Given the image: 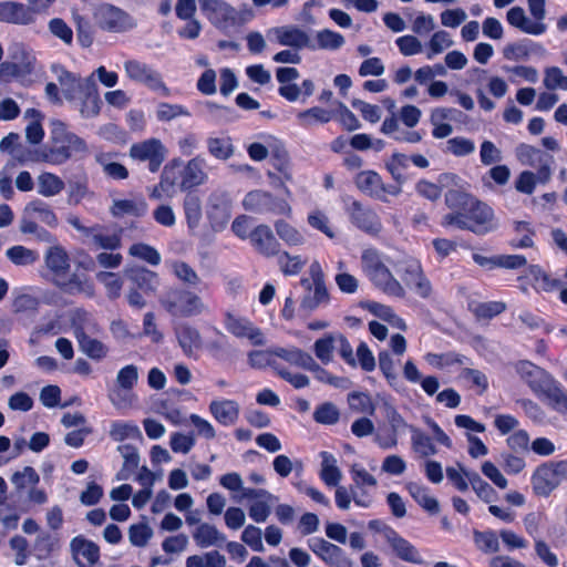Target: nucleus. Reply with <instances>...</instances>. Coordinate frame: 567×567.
<instances>
[{"label":"nucleus","mask_w":567,"mask_h":567,"mask_svg":"<svg viewBox=\"0 0 567 567\" xmlns=\"http://www.w3.org/2000/svg\"><path fill=\"white\" fill-rule=\"evenodd\" d=\"M444 199L446 206L452 209L441 220L444 228L454 227L475 234L487 230V224L493 218V209L487 204L461 189H449Z\"/></svg>","instance_id":"f257e3e1"},{"label":"nucleus","mask_w":567,"mask_h":567,"mask_svg":"<svg viewBox=\"0 0 567 567\" xmlns=\"http://www.w3.org/2000/svg\"><path fill=\"white\" fill-rule=\"evenodd\" d=\"M85 148L83 138L68 131L63 122L55 121L52 123L49 141L37 153V159L51 165H62L71 158L73 152H82Z\"/></svg>","instance_id":"f03ea898"},{"label":"nucleus","mask_w":567,"mask_h":567,"mask_svg":"<svg viewBox=\"0 0 567 567\" xmlns=\"http://www.w3.org/2000/svg\"><path fill=\"white\" fill-rule=\"evenodd\" d=\"M364 274L375 288L383 293L404 298L406 292L401 282L392 275L375 248L364 249L361 256Z\"/></svg>","instance_id":"7ed1b4c3"},{"label":"nucleus","mask_w":567,"mask_h":567,"mask_svg":"<svg viewBox=\"0 0 567 567\" xmlns=\"http://www.w3.org/2000/svg\"><path fill=\"white\" fill-rule=\"evenodd\" d=\"M243 207L260 216L290 217L292 213L291 206L285 198L262 189L248 192L243 199Z\"/></svg>","instance_id":"20e7f679"},{"label":"nucleus","mask_w":567,"mask_h":567,"mask_svg":"<svg viewBox=\"0 0 567 567\" xmlns=\"http://www.w3.org/2000/svg\"><path fill=\"white\" fill-rule=\"evenodd\" d=\"M164 309L173 317L188 318L203 311L202 299L194 292L175 288L168 290L161 299Z\"/></svg>","instance_id":"39448f33"},{"label":"nucleus","mask_w":567,"mask_h":567,"mask_svg":"<svg viewBox=\"0 0 567 567\" xmlns=\"http://www.w3.org/2000/svg\"><path fill=\"white\" fill-rule=\"evenodd\" d=\"M94 17L101 30L112 33L128 32L137 24L127 11L111 3L100 4Z\"/></svg>","instance_id":"423d86ee"},{"label":"nucleus","mask_w":567,"mask_h":567,"mask_svg":"<svg viewBox=\"0 0 567 567\" xmlns=\"http://www.w3.org/2000/svg\"><path fill=\"white\" fill-rule=\"evenodd\" d=\"M310 275L312 282L309 278H301L300 285L307 290L300 302V309L305 312H311L320 305L329 301V292L324 284V276L318 262L310 266Z\"/></svg>","instance_id":"0eeeda50"},{"label":"nucleus","mask_w":567,"mask_h":567,"mask_svg":"<svg viewBox=\"0 0 567 567\" xmlns=\"http://www.w3.org/2000/svg\"><path fill=\"white\" fill-rule=\"evenodd\" d=\"M128 155L135 162L147 163L151 173H157L167 156V148L161 140L151 137L132 144Z\"/></svg>","instance_id":"6e6552de"},{"label":"nucleus","mask_w":567,"mask_h":567,"mask_svg":"<svg viewBox=\"0 0 567 567\" xmlns=\"http://www.w3.org/2000/svg\"><path fill=\"white\" fill-rule=\"evenodd\" d=\"M183 161L179 157L172 158L164 165L159 181L148 192V198L157 202H169L177 194L179 187L178 167H182Z\"/></svg>","instance_id":"1a4fd4ad"},{"label":"nucleus","mask_w":567,"mask_h":567,"mask_svg":"<svg viewBox=\"0 0 567 567\" xmlns=\"http://www.w3.org/2000/svg\"><path fill=\"white\" fill-rule=\"evenodd\" d=\"M346 213L351 224L361 231L370 236H378L381 233V218L372 207L363 205L357 199H351L346 207Z\"/></svg>","instance_id":"9d476101"},{"label":"nucleus","mask_w":567,"mask_h":567,"mask_svg":"<svg viewBox=\"0 0 567 567\" xmlns=\"http://www.w3.org/2000/svg\"><path fill=\"white\" fill-rule=\"evenodd\" d=\"M355 186L369 197L388 202L386 195L398 196L401 193L399 185L384 184L375 171H362L354 177Z\"/></svg>","instance_id":"9b49d317"},{"label":"nucleus","mask_w":567,"mask_h":567,"mask_svg":"<svg viewBox=\"0 0 567 567\" xmlns=\"http://www.w3.org/2000/svg\"><path fill=\"white\" fill-rule=\"evenodd\" d=\"M516 371L520 379L538 398H542V395L557 381L548 371L526 360L519 361L516 364Z\"/></svg>","instance_id":"f8f14e48"},{"label":"nucleus","mask_w":567,"mask_h":567,"mask_svg":"<svg viewBox=\"0 0 567 567\" xmlns=\"http://www.w3.org/2000/svg\"><path fill=\"white\" fill-rule=\"evenodd\" d=\"M398 272L405 286L412 289L420 298H430L432 285L425 276L419 260L410 259L403 261Z\"/></svg>","instance_id":"ddd939ff"},{"label":"nucleus","mask_w":567,"mask_h":567,"mask_svg":"<svg viewBox=\"0 0 567 567\" xmlns=\"http://www.w3.org/2000/svg\"><path fill=\"white\" fill-rule=\"evenodd\" d=\"M224 327L236 338L248 339L254 346H262L265 343L264 334L259 328L246 317L236 316L230 311L224 315Z\"/></svg>","instance_id":"4468645a"},{"label":"nucleus","mask_w":567,"mask_h":567,"mask_svg":"<svg viewBox=\"0 0 567 567\" xmlns=\"http://www.w3.org/2000/svg\"><path fill=\"white\" fill-rule=\"evenodd\" d=\"M308 545L311 551L329 567H351V561L341 547L321 537L309 539Z\"/></svg>","instance_id":"2eb2a0df"},{"label":"nucleus","mask_w":567,"mask_h":567,"mask_svg":"<svg viewBox=\"0 0 567 567\" xmlns=\"http://www.w3.org/2000/svg\"><path fill=\"white\" fill-rule=\"evenodd\" d=\"M203 14L217 27H230L236 23V10L224 0H198Z\"/></svg>","instance_id":"dca6fc26"},{"label":"nucleus","mask_w":567,"mask_h":567,"mask_svg":"<svg viewBox=\"0 0 567 567\" xmlns=\"http://www.w3.org/2000/svg\"><path fill=\"white\" fill-rule=\"evenodd\" d=\"M249 240L254 249L266 258L277 257L281 251L280 243L266 224H259L250 230Z\"/></svg>","instance_id":"f3484780"},{"label":"nucleus","mask_w":567,"mask_h":567,"mask_svg":"<svg viewBox=\"0 0 567 567\" xmlns=\"http://www.w3.org/2000/svg\"><path fill=\"white\" fill-rule=\"evenodd\" d=\"M206 161L199 155L190 158L186 164L183 163L182 167H178L179 188L189 192L204 184L207 179V174L204 171Z\"/></svg>","instance_id":"a211bd4d"},{"label":"nucleus","mask_w":567,"mask_h":567,"mask_svg":"<svg viewBox=\"0 0 567 567\" xmlns=\"http://www.w3.org/2000/svg\"><path fill=\"white\" fill-rule=\"evenodd\" d=\"M530 482L535 495L548 497L560 483L554 461L537 466Z\"/></svg>","instance_id":"6ab92c4d"},{"label":"nucleus","mask_w":567,"mask_h":567,"mask_svg":"<svg viewBox=\"0 0 567 567\" xmlns=\"http://www.w3.org/2000/svg\"><path fill=\"white\" fill-rule=\"evenodd\" d=\"M0 22L13 25H30L35 23L25 3L6 0L0 1Z\"/></svg>","instance_id":"aec40b11"},{"label":"nucleus","mask_w":567,"mask_h":567,"mask_svg":"<svg viewBox=\"0 0 567 567\" xmlns=\"http://www.w3.org/2000/svg\"><path fill=\"white\" fill-rule=\"evenodd\" d=\"M70 546L73 558L80 567H92L100 559V547L81 535L75 536Z\"/></svg>","instance_id":"412c9836"},{"label":"nucleus","mask_w":567,"mask_h":567,"mask_svg":"<svg viewBox=\"0 0 567 567\" xmlns=\"http://www.w3.org/2000/svg\"><path fill=\"white\" fill-rule=\"evenodd\" d=\"M383 534L386 542L401 560L414 564L422 561L417 549L409 540L403 538L394 528L385 526Z\"/></svg>","instance_id":"4be33fe9"},{"label":"nucleus","mask_w":567,"mask_h":567,"mask_svg":"<svg viewBox=\"0 0 567 567\" xmlns=\"http://www.w3.org/2000/svg\"><path fill=\"white\" fill-rule=\"evenodd\" d=\"M506 20L509 25L530 35H542L547 30L546 23L532 21L529 18H527L525 10L519 6L512 7L507 11Z\"/></svg>","instance_id":"5701e85b"},{"label":"nucleus","mask_w":567,"mask_h":567,"mask_svg":"<svg viewBox=\"0 0 567 567\" xmlns=\"http://www.w3.org/2000/svg\"><path fill=\"white\" fill-rule=\"evenodd\" d=\"M208 410L213 417L223 426L235 424L239 417V404L230 399L213 400Z\"/></svg>","instance_id":"b1692460"},{"label":"nucleus","mask_w":567,"mask_h":567,"mask_svg":"<svg viewBox=\"0 0 567 567\" xmlns=\"http://www.w3.org/2000/svg\"><path fill=\"white\" fill-rule=\"evenodd\" d=\"M73 334L82 352L90 359L100 361L107 354V347L100 340L91 338L82 326H75Z\"/></svg>","instance_id":"393cba45"},{"label":"nucleus","mask_w":567,"mask_h":567,"mask_svg":"<svg viewBox=\"0 0 567 567\" xmlns=\"http://www.w3.org/2000/svg\"><path fill=\"white\" fill-rule=\"evenodd\" d=\"M62 86V93L69 102H73L89 89V84L93 83L92 78L82 79L70 71H63L59 76Z\"/></svg>","instance_id":"a878e982"},{"label":"nucleus","mask_w":567,"mask_h":567,"mask_svg":"<svg viewBox=\"0 0 567 567\" xmlns=\"http://www.w3.org/2000/svg\"><path fill=\"white\" fill-rule=\"evenodd\" d=\"M125 275L131 280L133 288L146 295L153 292L158 285L157 274L144 267L127 268Z\"/></svg>","instance_id":"bb28decb"},{"label":"nucleus","mask_w":567,"mask_h":567,"mask_svg":"<svg viewBox=\"0 0 567 567\" xmlns=\"http://www.w3.org/2000/svg\"><path fill=\"white\" fill-rule=\"evenodd\" d=\"M45 265L56 278H66L70 272V257L62 246H51L45 252Z\"/></svg>","instance_id":"cd10ccee"},{"label":"nucleus","mask_w":567,"mask_h":567,"mask_svg":"<svg viewBox=\"0 0 567 567\" xmlns=\"http://www.w3.org/2000/svg\"><path fill=\"white\" fill-rule=\"evenodd\" d=\"M277 41L280 45L292 47L296 49L312 48L309 42V35L306 31L295 25L279 27L275 29Z\"/></svg>","instance_id":"c85d7f7f"},{"label":"nucleus","mask_w":567,"mask_h":567,"mask_svg":"<svg viewBox=\"0 0 567 567\" xmlns=\"http://www.w3.org/2000/svg\"><path fill=\"white\" fill-rule=\"evenodd\" d=\"M80 100V114L83 118L96 117L102 107V100L100 97L99 87L95 81L89 84V89L84 91Z\"/></svg>","instance_id":"c756f323"},{"label":"nucleus","mask_w":567,"mask_h":567,"mask_svg":"<svg viewBox=\"0 0 567 567\" xmlns=\"http://www.w3.org/2000/svg\"><path fill=\"white\" fill-rule=\"evenodd\" d=\"M194 540L200 548H207L213 545L221 546L226 543V536L221 534L214 525L202 523L193 534Z\"/></svg>","instance_id":"7c9ffc66"},{"label":"nucleus","mask_w":567,"mask_h":567,"mask_svg":"<svg viewBox=\"0 0 567 567\" xmlns=\"http://www.w3.org/2000/svg\"><path fill=\"white\" fill-rule=\"evenodd\" d=\"M176 337L186 355H192L202 348L203 341L199 331L189 324L181 326L176 330Z\"/></svg>","instance_id":"2f4dec72"},{"label":"nucleus","mask_w":567,"mask_h":567,"mask_svg":"<svg viewBox=\"0 0 567 567\" xmlns=\"http://www.w3.org/2000/svg\"><path fill=\"white\" fill-rule=\"evenodd\" d=\"M406 488L412 498L430 514H437L440 505L436 498L429 494V488L415 482L406 485Z\"/></svg>","instance_id":"473e14b6"},{"label":"nucleus","mask_w":567,"mask_h":567,"mask_svg":"<svg viewBox=\"0 0 567 567\" xmlns=\"http://www.w3.org/2000/svg\"><path fill=\"white\" fill-rule=\"evenodd\" d=\"M525 150L527 155L537 156L538 166L537 173L535 174L536 182H539L540 184H547L550 181L551 165L555 162L553 155L542 152L534 146H525Z\"/></svg>","instance_id":"72a5a7b5"},{"label":"nucleus","mask_w":567,"mask_h":567,"mask_svg":"<svg viewBox=\"0 0 567 567\" xmlns=\"http://www.w3.org/2000/svg\"><path fill=\"white\" fill-rule=\"evenodd\" d=\"M116 153H100L96 155V162L103 167L104 174L115 181L126 179L128 177V169L121 163L110 162Z\"/></svg>","instance_id":"f704fd0d"},{"label":"nucleus","mask_w":567,"mask_h":567,"mask_svg":"<svg viewBox=\"0 0 567 567\" xmlns=\"http://www.w3.org/2000/svg\"><path fill=\"white\" fill-rule=\"evenodd\" d=\"M277 262L284 276H297L306 266L307 259L300 255H290L288 251L281 250L277 255Z\"/></svg>","instance_id":"c9c22d12"},{"label":"nucleus","mask_w":567,"mask_h":567,"mask_svg":"<svg viewBox=\"0 0 567 567\" xmlns=\"http://www.w3.org/2000/svg\"><path fill=\"white\" fill-rule=\"evenodd\" d=\"M276 234L288 246H300L305 243L303 235L285 219H278L274 224Z\"/></svg>","instance_id":"e433bc0d"},{"label":"nucleus","mask_w":567,"mask_h":567,"mask_svg":"<svg viewBox=\"0 0 567 567\" xmlns=\"http://www.w3.org/2000/svg\"><path fill=\"white\" fill-rule=\"evenodd\" d=\"M299 124L303 127H309L313 124H326L332 120V112L324 110L320 106H313L297 114Z\"/></svg>","instance_id":"4c0bfd02"},{"label":"nucleus","mask_w":567,"mask_h":567,"mask_svg":"<svg viewBox=\"0 0 567 567\" xmlns=\"http://www.w3.org/2000/svg\"><path fill=\"white\" fill-rule=\"evenodd\" d=\"M542 398H546L549 402L550 408L563 414L567 415V391L563 385L556 381L554 385L547 390Z\"/></svg>","instance_id":"58836bf2"},{"label":"nucleus","mask_w":567,"mask_h":567,"mask_svg":"<svg viewBox=\"0 0 567 567\" xmlns=\"http://www.w3.org/2000/svg\"><path fill=\"white\" fill-rule=\"evenodd\" d=\"M64 186L62 178L53 173H42L38 178V193L45 197L58 195Z\"/></svg>","instance_id":"ea45409f"},{"label":"nucleus","mask_w":567,"mask_h":567,"mask_svg":"<svg viewBox=\"0 0 567 567\" xmlns=\"http://www.w3.org/2000/svg\"><path fill=\"white\" fill-rule=\"evenodd\" d=\"M347 400L351 411L368 415H373L375 412V405L369 393L353 391L348 394Z\"/></svg>","instance_id":"a19ab883"},{"label":"nucleus","mask_w":567,"mask_h":567,"mask_svg":"<svg viewBox=\"0 0 567 567\" xmlns=\"http://www.w3.org/2000/svg\"><path fill=\"white\" fill-rule=\"evenodd\" d=\"M528 275L533 278L535 285L546 292H551L561 286L559 279L551 277L538 265H530Z\"/></svg>","instance_id":"79ce46f5"},{"label":"nucleus","mask_w":567,"mask_h":567,"mask_svg":"<svg viewBox=\"0 0 567 567\" xmlns=\"http://www.w3.org/2000/svg\"><path fill=\"white\" fill-rule=\"evenodd\" d=\"M110 436L113 441L122 442L126 439H140L142 433L134 423L117 420L111 424Z\"/></svg>","instance_id":"37998d69"},{"label":"nucleus","mask_w":567,"mask_h":567,"mask_svg":"<svg viewBox=\"0 0 567 567\" xmlns=\"http://www.w3.org/2000/svg\"><path fill=\"white\" fill-rule=\"evenodd\" d=\"M275 357L280 358L290 364H295L305 369L308 363L312 362V357L298 348L286 349V348H276L272 350Z\"/></svg>","instance_id":"c03bdc74"},{"label":"nucleus","mask_w":567,"mask_h":567,"mask_svg":"<svg viewBox=\"0 0 567 567\" xmlns=\"http://www.w3.org/2000/svg\"><path fill=\"white\" fill-rule=\"evenodd\" d=\"M409 430L412 433L411 442L415 452L420 453L422 456H430L436 453V447L427 434L414 425H410Z\"/></svg>","instance_id":"a18cd8bd"},{"label":"nucleus","mask_w":567,"mask_h":567,"mask_svg":"<svg viewBox=\"0 0 567 567\" xmlns=\"http://www.w3.org/2000/svg\"><path fill=\"white\" fill-rule=\"evenodd\" d=\"M207 148L212 156L227 161L234 154V146L229 137H210L207 140Z\"/></svg>","instance_id":"49530a36"},{"label":"nucleus","mask_w":567,"mask_h":567,"mask_svg":"<svg viewBox=\"0 0 567 567\" xmlns=\"http://www.w3.org/2000/svg\"><path fill=\"white\" fill-rule=\"evenodd\" d=\"M8 259L16 266H28L39 259L37 251L21 245L10 247L6 252Z\"/></svg>","instance_id":"de8ad7c7"},{"label":"nucleus","mask_w":567,"mask_h":567,"mask_svg":"<svg viewBox=\"0 0 567 567\" xmlns=\"http://www.w3.org/2000/svg\"><path fill=\"white\" fill-rule=\"evenodd\" d=\"M363 307L383 321L395 323L399 328H404L403 319L394 312L392 307L375 301L367 302Z\"/></svg>","instance_id":"09e8293b"},{"label":"nucleus","mask_w":567,"mask_h":567,"mask_svg":"<svg viewBox=\"0 0 567 567\" xmlns=\"http://www.w3.org/2000/svg\"><path fill=\"white\" fill-rule=\"evenodd\" d=\"M432 357L434 358V361H432V363H434L440 369L451 368L454 365L473 364L472 360L468 357L457 353L455 351L432 354Z\"/></svg>","instance_id":"8fccbe9b"},{"label":"nucleus","mask_w":567,"mask_h":567,"mask_svg":"<svg viewBox=\"0 0 567 567\" xmlns=\"http://www.w3.org/2000/svg\"><path fill=\"white\" fill-rule=\"evenodd\" d=\"M183 206L188 227H197L202 218V206L198 196L193 194L186 195Z\"/></svg>","instance_id":"3c124183"},{"label":"nucleus","mask_w":567,"mask_h":567,"mask_svg":"<svg viewBox=\"0 0 567 567\" xmlns=\"http://www.w3.org/2000/svg\"><path fill=\"white\" fill-rule=\"evenodd\" d=\"M145 203L142 202L138 206L131 199H116L111 207V214L114 217H123L124 215L141 216L145 210Z\"/></svg>","instance_id":"603ef678"},{"label":"nucleus","mask_w":567,"mask_h":567,"mask_svg":"<svg viewBox=\"0 0 567 567\" xmlns=\"http://www.w3.org/2000/svg\"><path fill=\"white\" fill-rule=\"evenodd\" d=\"M464 474L468 480L470 484L472 485V488L474 489L476 495L486 503H489L494 494L493 487L487 482L482 480V477L476 472L464 471Z\"/></svg>","instance_id":"864d4df0"},{"label":"nucleus","mask_w":567,"mask_h":567,"mask_svg":"<svg viewBox=\"0 0 567 567\" xmlns=\"http://www.w3.org/2000/svg\"><path fill=\"white\" fill-rule=\"evenodd\" d=\"M313 419L317 423L332 425L339 421L340 412L333 403L324 402L316 408Z\"/></svg>","instance_id":"5fc2aeb1"},{"label":"nucleus","mask_w":567,"mask_h":567,"mask_svg":"<svg viewBox=\"0 0 567 567\" xmlns=\"http://www.w3.org/2000/svg\"><path fill=\"white\" fill-rule=\"evenodd\" d=\"M130 255L140 258L152 266H157L161 262L159 252L152 246L144 243H136L130 247Z\"/></svg>","instance_id":"6e6d98bb"},{"label":"nucleus","mask_w":567,"mask_h":567,"mask_svg":"<svg viewBox=\"0 0 567 567\" xmlns=\"http://www.w3.org/2000/svg\"><path fill=\"white\" fill-rule=\"evenodd\" d=\"M321 456L323 458V464L320 473V478L328 486H339L338 484L341 480V472L339 467L334 464H326L329 458H332L334 463V458L329 452H321Z\"/></svg>","instance_id":"4d7b16f0"},{"label":"nucleus","mask_w":567,"mask_h":567,"mask_svg":"<svg viewBox=\"0 0 567 567\" xmlns=\"http://www.w3.org/2000/svg\"><path fill=\"white\" fill-rule=\"evenodd\" d=\"M117 450L124 458L122 471L127 472V475L123 476L122 478H127V476L134 473L138 467L140 455L137 449L132 444H122L118 445Z\"/></svg>","instance_id":"13d9d810"},{"label":"nucleus","mask_w":567,"mask_h":567,"mask_svg":"<svg viewBox=\"0 0 567 567\" xmlns=\"http://www.w3.org/2000/svg\"><path fill=\"white\" fill-rule=\"evenodd\" d=\"M99 135L114 144H125L128 138L127 132L115 123H106L99 128Z\"/></svg>","instance_id":"bf43d9fd"},{"label":"nucleus","mask_w":567,"mask_h":567,"mask_svg":"<svg viewBox=\"0 0 567 567\" xmlns=\"http://www.w3.org/2000/svg\"><path fill=\"white\" fill-rule=\"evenodd\" d=\"M48 27L55 38L60 39L66 45H72L73 30L62 18L51 19Z\"/></svg>","instance_id":"052dcab7"},{"label":"nucleus","mask_w":567,"mask_h":567,"mask_svg":"<svg viewBox=\"0 0 567 567\" xmlns=\"http://www.w3.org/2000/svg\"><path fill=\"white\" fill-rule=\"evenodd\" d=\"M317 42L320 49L338 50L344 44V38L339 32L323 29L317 33Z\"/></svg>","instance_id":"680f3d73"},{"label":"nucleus","mask_w":567,"mask_h":567,"mask_svg":"<svg viewBox=\"0 0 567 567\" xmlns=\"http://www.w3.org/2000/svg\"><path fill=\"white\" fill-rule=\"evenodd\" d=\"M152 536L153 530L146 523L133 524L128 529L130 542L136 547H144Z\"/></svg>","instance_id":"e2e57ef3"},{"label":"nucleus","mask_w":567,"mask_h":567,"mask_svg":"<svg viewBox=\"0 0 567 567\" xmlns=\"http://www.w3.org/2000/svg\"><path fill=\"white\" fill-rule=\"evenodd\" d=\"M272 350H251L248 352V364L252 369L271 367L275 370V367H279V364L272 359Z\"/></svg>","instance_id":"0e129e2a"},{"label":"nucleus","mask_w":567,"mask_h":567,"mask_svg":"<svg viewBox=\"0 0 567 567\" xmlns=\"http://www.w3.org/2000/svg\"><path fill=\"white\" fill-rule=\"evenodd\" d=\"M188 115L189 112L185 106L166 102L159 103L156 111V117L162 122H169L175 117Z\"/></svg>","instance_id":"69168bd1"},{"label":"nucleus","mask_w":567,"mask_h":567,"mask_svg":"<svg viewBox=\"0 0 567 567\" xmlns=\"http://www.w3.org/2000/svg\"><path fill=\"white\" fill-rule=\"evenodd\" d=\"M196 444V440L193 433L183 434L181 432H174L169 439V445L174 453L187 454Z\"/></svg>","instance_id":"338daca9"},{"label":"nucleus","mask_w":567,"mask_h":567,"mask_svg":"<svg viewBox=\"0 0 567 567\" xmlns=\"http://www.w3.org/2000/svg\"><path fill=\"white\" fill-rule=\"evenodd\" d=\"M544 85L548 90L557 87L567 90V75H564L558 66L547 68L545 71Z\"/></svg>","instance_id":"774afa93"}]
</instances>
